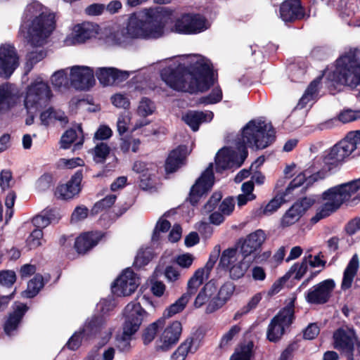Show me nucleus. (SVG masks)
Listing matches in <instances>:
<instances>
[{"instance_id":"nucleus-1","label":"nucleus","mask_w":360,"mask_h":360,"mask_svg":"<svg viewBox=\"0 0 360 360\" xmlns=\"http://www.w3.org/2000/svg\"><path fill=\"white\" fill-rule=\"evenodd\" d=\"M162 80L176 91H205L213 84L210 61L200 55L179 57L161 71Z\"/></svg>"},{"instance_id":"nucleus-2","label":"nucleus","mask_w":360,"mask_h":360,"mask_svg":"<svg viewBox=\"0 0 360 360\" xmlns=\"http://www.w3.org/2000/svg\"><path fill=\"white\" fill-rule=\"evenodd\" d=\"M275 139V131L271 123L261 119L250 120L243 128L242 142L237 150L224 147L215 157L216 171L222 172L229 169L240 167L248 157L246 146L256 149H264Z\"/></svg>"},{"instance_id":"nucleus-3","label":"nucleus","mask_w":360,"mask_h":360,"mask_svg":"<svg viewBox=\"0 0 360 360\" xmlns=\"http://www.w3.org/2000/svg\"><path fill=\"white\" fill-rule=\"evenodd\" d=\"M26 13L27 16L35 18L29 25L21 27V34L27 46L32 49L41 48L46 43L47 38L55 28L54 14L44 11L39 2L29 4L26 8ZM45 56L46 53L42 49L29 51L27 54V66L32 68L34 64Z\"/></svg>"},{"instance_id":"nucleus-4","label":"nucleus","mask_w":360,"mask_h":360,"mask_svg":"<svg viewBox=\"0 0 360 360\" xmlns=\"http://www.w3.org/2000/svg\"><path fill=\"white\" fill-rule=\"evenodd\" d=\"M162 14L157 9H145L131 14L127 27L114 34V41L119 44L129 39H156L164 35L165 23Z\"/></svg>"},{"instance_id":"nucleus-5","label":"nucleus","mask_w":360,"mask_h":360,"mask_svg":"<svg viewBox=\"0 0 360 360\" xmlns=\"http://www.w3.org/2000/svg\"><path fill=\"white\" fill-rule=\"evenodd\" d=\"M352 146L348 145L342 140L333 146L328 150L325 151L321 157H316L311 166L299 174L290 182L286 189L287 193L300 186L304 181L309 179L313 181L317 180L321 170H330L332 167L337 166L351 154Z\"/></svg>"},{"instance_id":"nucleus-6","label":"nucleus","mask_w":360,"mask_h":360,"mask_svg":"<svg viewBox=\"0 0 360 360\" xmlns=\"http://www.w3.org/2000/svg\"><path fill=\"white\" fill-rule=\"evenodd\" d=\"M359 189L360 178L333 186L324 191L322 193L323 202L318 209L316 215L311 218L312 222L317 223L319 220L330 216Z\"/></svg>"},{"instance_id":"nucleus-7","label":"nucleus","mask_w":360,"mask_h":360,"mask_svg":"<svg viewBox=\"0 0 360 360\" xmlns=\"http://www.w3.org/2000/svg\"><path fill=\"white\" fill-rule=\"evenodd\" d=\"M138 299L140 301L131 302L124 309L125 322L123 327V335L120 339L117 340V347L122 352H127L131 349L130 337L139 330L146 315V311L141 304L147 302V298L145 295H142Z\"/></svg>"},{"instance_id":"nucleus-8","label":"nucleus","mask_w":360,"mask_h":360,"mask_svg":"<svg viewBox=\"0 0 360 360\" xmlns=\"http://www.w3.org/2000/svg\"><path fill=\"white\" fill-rule=\"evenodd\" d=\"M333 78L340 84L352 88L360 84V63L354 53H346L336 60Z\"/></svg>"},{"instance_id":"nucleus-9","label":"nucleus","mask_w":360,"mask_h":360,"mask_svg":"<svg viewBox=\"0 0 360 360\" xmlns=\"http://www.w3.org/2000/svg\"><path fill=\"white\" fill-rule=\"evenodd\" d=\"M266 240V234L262 229L250 233L245 238H240L237 243L241 256H245L255 263L266 261L271 256L269 251L262 252V245Z\"/></svg>"},{"instance_id":"nucleus-10","label":"nucleus","mask_w":360,"mask_h":360,"mask_svg":"<svg viewBox=\"0 0 360 360\" xmlns=\"http://www.w3.org/2000/svg\"><path fill=\"white\" fill-rule=\"evenodd\" d=\"M52 93L47 83L36 79L27 88L24 105L29 113H33L48 105Z\"/></svg>"},{"instance_id":"nucleus-11","label":"nucleus","mask_w":360,"mask_h":360,"mask_svg":"<svg viewBox=\"0 0 360 360\" xmlns=\"http://www.w3.org/2000/svg\"><path fill=\"white\" fill-rule=\"evenodd\" d=\"M253 261L241 256L237 248H228L221 253L219 265L229 269L230 277L233 280L242 278Z\"/></svg>"},{"instance_id":"nucleus-12","label":"nucleus","mask_w":360,"mask_h":360,"mask_svg":"<svg viewBox=\"0 0 360 360\" xmlns=\"http://www.w3.org/2000/svg\"><path fill=\"white\" fill-rule=\"evenodd\" d=\"M334 347L340 350L347 360H359L360 342L354 330L340 328L333 334Z\"/></svg>"},{"instance_id":"nucleus-13","label":"nucleus","mask_w":360,"mask_h":360,"mask_svg":"<svg viewBox=\"0 0 360 360\" xmlns=\"http://www.w3.org/2000/svg\"><path fill=\"white\" fill-rule=\"evenodd\" d=\"M294 302L291 301L271 321L267 329V338L271 342L281 339L294 319Z\"/></svg>"},{"instance_id":"nucleus-14","label":"nucleus","mask_w":360,"mask_h":360,"mask_svg":"<svg viewBox=\"0 0 360 360\" xmlns=\"http://www.w3.org/2000/svg\"><path fill=\"white\" fill-rule=\"evenodd\" d=\"M208 28L206 18L194 13H185L176 18L172 30L184 34H195L202 32Z\"/></svg>"},{"instance_id":"nucleus-15","label":"nucleus","mask_w":360,"mask_h":360,"mask_svg":"<svg viewBox=\"0 0 360 360\" xmlns=\"http://www.w3.org/2000/svg\"><path fill=\"white\" fill-rule=\"evenodd\" d=\"M214 183L213 165L210 163L191 188L189 193L191 203L192 205L198 203L200 198L212 188Z\"/></svg>"},{"instance_id":"nucleus-16","label":"nucleus","mask_w":360,"mask_h":360,"mask_svg":"<svg viewBox=\"0 0 360 360\" xmlns=\"http://www.w3.org/2000/svg\"><path fill=\"white\" fill-rule=\"evenodd\" d=\"M139 285V278L130 269H126L112 285V292L117 296H129Z\"/></svg>"},{"instance_id":"nucleus-17","label":"nucleus","mask_w":360,"mask_h":360,"mask_svg":"<svg viewBox=\"0 0 360 360\" xmlns=\"http://www.w3.org/2000/svg\"><path fill=\"white\" fill-rule=\"evenodd\" d=\"M335 287V283L333 279L324 280L308 290L305 294V300L310 304H325L331 297Z\"/></svg>"},{"instance_id":"nucleus-18","label":"nucleus","mask_w":360,"mask_h":360,"mask_svg":"<svg viewBox=\"0 0 360 360\" xmlns=\"http://www.w3.org/2000/svg\"><path fill=\"white\" fill-rule=\"evenodd\" d=\"M182 333L181 322L175 321L167 326L157 340L156 349L167 352L176 345Z\"/></svg>"},{"instance_id":"nucleus-19","label":"nucleus","mask_w":360,"mask_h":360,"mask_svg":"<svg viewBox=\"0 0 360 360\" xmlns=\"http://www.w3.org/2000/svg\"><path fill=\"white\" fill-rule=\"evenodd\" d=\"M70 81L77 89H88L95 83L94 71L88 66H73L70 69Z\"/></svg>"},{"instance_id":"nucleus-20","label":"nucleus","mask_w":360,"mask_h":360,"mask_svg":"<svg viewBox=\"0 0 360 360\" xmlns=\"http://www.w3.org/2000/svg\"><path fill=\"white\" fill-rule=\"evenodd\" d=\"M18 66V58L13 46L5 44L0 47V75L9 77Z\"/></svg>"},{"instance_id":"nucleus-21","label":"nucleus","mask_w":360,"mask_h":360,"mask_svg":"<svg viewBox=\"0 0 360 360\" xmlns=\"http://www.w3.org/2000/svg\"><path fill=\"white\" fill-rule=\"evenodd\" d=\"M98 33V26L96 24L84 22L75 26L72 37L66 39V43L82 44L86 40L95 37Z\"/></svg>"},{"instance_id":"nucleus-22","label":"nucleus","mask_w":360,"mask_h":360,"mask_svg":"<svg viewBox=\"0 0 360 360\" xmlns=\"http://www.w3.org/2000/svg\"><path fill=\"white\" fill-rule=\"evenodd\" d=\"M82 177V172L78 171L65 184L58 186L55 192L56 198L62 200H68L77 195L81 189L80 184Z\"/></svg>"},{"instance_id":"nucleus-23","label":"nucleus","mask_w":360,"mask_h":360,"mask_svg":"<svg viewBox=\"0 0 360 360\" xmlns=\"http://www.w3.org/2000/svg\"><path fill=\"white\" fill-rule=\"evenodd\" d=\"M96 75L103 86L121 82L129 77L127 72L120 71L114 68H99L96 71Z\"/></svg>"},{"instance_id":"nucleus-24","label":"nucleus","mask_w":360,"mask_h":360,"mask_svg":"<svg viewBox=\"0 0 360 360\" xmlns=\"http://www.w3.org/2000/svg\"><path fill=\"white\" fill-rule=\"evenodd\" d=\"M304 13L300 0L284 1L280 7V17L285 22H292L303 18Z\"/></svg>"},{"instance_id":"nucleus-25","label":"nucleus","mask_w":360,"mask_h":360,"mask_svg":"<svg viewBox=\"0 0 360 360\" xmlns=\"http://www.w3.org/2000/svg\"><path fill=\"white\" fill-rule=\"evenodd\" d=\"M235 290L234 285L231 282L224 283L206 307V313L211 314L221 308L231 297Z\"/></svg>"},{"instance_id":"nucleus-26","label":"nucleus","mask_w":360,"mask_h":360,"mask_svg":"<svg viewBox=\"0 0 360 360\" xmlns=\"http://www.w3.org/2000/svg\"><path fill=\"white\" fill-rule=\"evenodd\" d=\"M28 310L26 304L15 302L13 305V311L11 313L4 324V331L8 335H11L20 323L23 316Z\"/></svg>"},{"instance_id":"nucleus-27","label":"nucleus","mask_w":360,"mask_h":360,"mask_svg":"<svg viewBox=\"0 0 360 360\" xmlns=\"http://www.w3.org/2000/svg\"><path fill=\"white\" fill-rule=\"evenodd\" d=\"M101 238L97 232L83 233L76 238L75 247L79 254H84L96 246Z\"/></svg>"},{"instance_id":"nucleus-28","label":"nucleus","mask_w":360,"mask_h":360,"mask_svg":"<svg viewBox=\"0 0 360 360\" xmlns=\"http://www.w3.org/2000/svg\"><path fill=\"white\" fill-rule=\"evenodd\" d=\"M187 155V148L180 146L172 150L166 160L165 169L167 172H174L185 164Z\"/></svg>"},{"instance_id":"nucleus-29","label":"nucleus","mask_w":360,"mask_h":360,"mask_svg":"<svg viewBox=\"0 0 360 360\" xmlns=\"http://www.w3.org/2000/svg\"><path fill=\"white\" fill-rule=\"evenodd\" d=\"M213 117V113L211 111H194L190 110L182 116V120L194 131L199 129L200 124L203 122L210 121Z\"/></svg>"},{"instance_id":"nucleus-30","label":"nucleus","mask_w":360,"mask_h":360,"mask_svg":"<svg viewBox=\"0 0 360 360\" xmlns=\"http://www.w3.org/2000/svg\"><path fill=\"white\" fill-rule=\"evenodd\" d=\"M217 286L214 280L207 282L198 294L194 301L195 308L201 307L204 304H209L210 301L215 297Z\"/></svg>"},{"instance_id":"nucleus-31","label":"nucleus","mask_w":360,"mask_h":360,"mask_svg":"<svg viewBox=\"0 0 360 360\" xmlns=\"http://www.w3.org/2000/svg\"><path fill=\"white\" fill-rule=\"evenodd\" d=\"M359 266V257L356 254L354 255L349 262L343 274L342 281V288L343 290L349 289L352 284L354 278L355 277Z\"/></svg>"},{"instance_id":"nucleus-32","label":"nucleus","mask_w":360,"mask_h":360,"mask_svg":"<svg viewBox=\"0 0 360 360\" xmlns=\"http://www.w3.org/2000/svg\"><path fill=\"white\" fill-rule=\"evenodd\" d=\"M105 323L106 320L103 316H94L86 321L82 332L87 338H90L101 332Z\"/></svg>"},{"instance_id":"nucleus-33","label":"nucleus","mask_w":360,"mask_h":360,"mask_svg":"<svg viewBox=\"0 0 360 360\" xmlns=\"http://www.w3.org/2000/svg\"><path fill=\"white\" fill-rule=\"evenodd\" d=\"M320 81L321 79H316L309 84L304 94L300 99L297 108L300 109L304 108L307 105V104L316 99Z\"/></svg>"},{"instance_id":"nucleus-34","label":"nucleus","mask_w":360,"mask_h":360,"mask_svg":"<svg viewBox=\"0 0 360 360\" xmlns=\"http://www.w3.org/2000/svg\"><path fill=\"white\" fill-rule=\"evenodd\" d=\"M16 91L8 84L0 86V110L8 109L16 101Z\"/></svg>"},{"instance_id":"nucleus-35","label":"nucleus","mask_w":360,"mask_h":360,"mask_svg":"<svg viewBox=\"0 0 360 360\" xmlns=\"http://www.w3.org/2000/svg\"><path fill=\"white\" fill-rule=\"evenodd\" d=\"M40 120L44 125H49L54 121H59L61 124H66L68 122L67 116L64 112L49 108L46 110L42 112L40 115Z\"/></svg>"},{"instance_id":"nucleus-36","label":"nucleus","mask_w":360,"mask_h":360,"mask_svg":"<svg viewBox=\"0 0 360 360\" xmlns=\"http://www.w3.org/2000/svg\"><path fill=\"white\" fill-rule=\"evenodd\" d=\"M197 349L198 346L194 344L193 338H187L172 354L171 360H185L187 354L189 352L194 353L197 351Z\"/></svg>"},{"instance_id":"nucleus-37","label":"nucleus","mask_w":360,"mask_h":360,"mask_svg":"<svg viewBox=\"0 0 360 360\" xmlns=\"http://www.w3.org/2000/svg\"><path fill=\"white\" fill-rule=\"evenodd\" d=\"M360 119V110H352L347 109L340 112L338 120L333 119L326 122L325 125L327 128H330L333 126V124L340 121L344 124L354 122Z\"/></svg>"},{"instance_id":"nucleus-38","label":"nucleus","mask_w":360,"mask_h":360,"mask_svg":"<svg viewBox=\"0 0 360 360\" xmlns=\"http://www.w3.org/2000/svg\"><path fill=\"white\" fill-rule=\"evenodd\" d=\"M44 286L43 278L40 275L35 276L27 283V288L22 292V296L27 298L34 297Z\"/></svg>"},{"instance_id":"nucleus-39","label":"nucleus","mask_w":360,"mask_h":360,"mask_svg":"<svg viewBox=\"0 0 360 360\" xmlns=\"http://www.w3.org/2000/svg\"><path fill=\"white\" fill-rule=\"evenodd\" d=\"M205 280L207 279L202 276V273L195 271L193 276L188 280L187 290L184 295L190 300L191 297L196 293L199 287L202 284Z\"/></svg>"},{"instance_id":"nucleus-40","label":"nucleus","mask_w":360,"mask_h":360,"mask_svg":"<svg viewBox=\"0 0 360 360\" xmlns=\"http://www.w3.org/2000/svg\"><path fill=\"white\" fill-rule=\"evenodd\" d=\"M165 324V319H160L149 325L143 334L144 344L148 345L151 342L154 340L158 331L162 328Z\"/></svg>"},{"instance_id":"nucleus-41","label":"nucleus","mask_w":360,"mask_h":360,"mask_svg":"<svg viewBox=\"0 0 360 360\" xmlns=\"http://www.w3.org/2000/svg\"><path fill=\"white\" fill-rule=\"evenodd\" d=\"M190 300L184 295H182L174 303L171 304L165 310L164 317L169 318L182 311Z\"/></svg>"},{"instance_id":"nucleus-42","label":"nucleus","mask_w":360,"mask_h":360,"mask_svg":"<svg viewBox=\"0 0 360 360\" xmlns=\"http://www.w3.org/2000/svg\"><path fill=\"white\" fill-rule=\"evenodd\" d=\"M302 213L298 205L292 206L285 212L281 219L283 226H289L299 220Z\"/></svg>"},{"instance_id":"nucleus-43","label":"nucleus","mask_w":360,"mask_h":360,"mask_svg":"<svg viewBox=\"0 0 360 360\" xmlns=\"http://www.w3.org/2000/svg\"><path fill=\"white\" fill-rule=\"evenodd\" d=\"M281 198H275L270 200L264 207H260L255 212L257 217L269 216L275 212L281 205Z\"/></svg>"},{"instance_id":"nucleus-44","label":"nucleus","mask_w":360,"mask_h":360,"mask_svg":"<svg viewBox=\"0 0 360 360\" xmlns=\"http://www.w3.org/2000/svg\"><path fill=\"white\" fill-rule=\"evenodd\" d=\"M82 134L83 131L80 125L77 127V129H70L67 130L61 137V147L64 149L68 148L78 136H83Z\"/></svg>"},{"instance_id":"nucleus-45","label":"nucleus","mask_w":360,"mask_h":360,"mask_svg":"<svg viewBox=\"0 0 360 360\" xmlns=\"http://www.w3.org/2000/svg\"><path fill=\"white\" fill-rule=\"evenodd\" d=\"M308 268V257H304L300 263H296L291 266L287 273L289 277L293 276L295 279H300L307 272Z\"/></svg>"},{"instance_id":"nucleus-46","label":"nucleus","mask_w":360,"mask_h":360,"mask_svg":"<svg viewBox=\"0 0 360 360\" xmlns=\"http://www.w3.org/2000/svg\"><path fill=\"white\" fill-rule=\"evenodd\" d=\"M155 105L153 101L146 97H143L137 107V114L141 117H147L152 115L155 110Z\"/></svg>"},{"instance_id":"nucleus-47","label":"nucleus","mask_w":360,"mask_h":360,"mask_svg":"<svg viewBox=\"0 0 360 360\" xmlns=\"http://www.w3.org/2000/svg\"><path fill=\"white\" fill-rule=\"evenodd\" d=\"M253 346L252 342L242 345L231 356L230 360H250Z\"/></svg>"},{"instance_id":"nucleus-48","label":"nucleus","mask_w":360,"mask_h":360,"mask_svg":"<svg viewBox=\"0 0 360 360\" xmlns=\"http://www.w3.org/2000/svg\"><path fill=\"white\" fill-rule=\"evenodd\" d=\"M109 153L110 148L105 143H97L94 149V160L97 163H103Z\"/></svg>"},{"instance_id":"nucleus-49","label":"nucleus","mask_w":360,"mask_h":360,"mask_svg":"<svg viewBox=\"0 0 360 360\" xmlns=\"http://www.w3.org/2000/svg\"><path fill=\"white\" fill-rule=\"evenodd\" d=\"M116 198H117L116 195L112 194V195H107L103 199L97 202L94 205V206L93 207V208L91 210L92 214H96L99 212H101L104 210H106V209L110 207L115 203Z\"/></svg>"},{"instance_id":"nucleus-50","label":"nucleus","mask_w":360,"mask_h":360,"mask_svg":"<svg viewBox=\"0 0 360 360\" xmlns=\"http://www.w3.org/2000/svg\"><path fill=\"white\" fill-rule=\"evenodd\" d=\"M153 258L152 251L150 248L140 250L135 258L134 265L141 268L146 265Z\"/></svg>"},{"instance_id":"nucleus-51","label":"nucleus","mask_w":360,"mask_h":360,"mask_svg":"<svg viewBox=\"0 0 360 360\" xmlns=\"http://www.w3.org/2000/svg\"><path fill=\"white\" fill-rule=\"evenodd\" d=\"M43 232L41 229H34L27 239V245L30 249H34L42 245Z\"/></svg>"},{"instance_id":"nucleus-52","label":"nucleus","mask_w":360,"mask_h":360,"mask_svg":"<svg viewBox=\"0 0 360 360\" xmlns=\"http://www.w3.org/2000/svg\"><path fill=\"white\" fill-rule=\"evenodd\" d=\"M140 140L134 138L122 139L120 149L124 153H127L131 150L134 153L137 152L140 146Z\"/></svg>"},{"instance_id":"nucleus-53","label":"nucleus","mask_w":360,"mask_h":360,"mask_svg":"<svg viewBox=\"0 0 360 360\" xmlns=\"http://www.w3.org/2000/svg\"><path fill=\"white\" fill-rule=\"evenodd\" d=\"M51 83L57 88L67 86L68 84V78L65 70H60L56 72L51 76Z\"/></svg>"},{"instance_id":"nucleus-54","label":"nucleus","mask_w":360,"mask_h":360,"mask_svg":"<svg viewBox=\"0 0 360 360\" xmlns=\"http://www.w3.org/2000/svg\"><path fill=\"white\" fill-rule=\"evenodd\" d=\"M171 227V224L169 221L160 218L156 224L155 230L153 233L152 240L158 241L160 239V233L167 232Z\"/></svg>"},{"instance_id":"nucleus-55","label":"nucleus","mask_w":360,"mask_h":360,"mask_svg":"<svg viewBox=\"0 0 360 360\" xmlns=\"http://www.w3.org/2000/svg\"><path fill=\"white\" fill-rule=\"evenodd\" d=\"M110 99L116 108L127 109L130 107V100L126 94H115L111 96Z\"/></svg>"},{"instance_id":"nucleus-56","label":"nucleus","mask_w":360,"mask_h":360,"mask_svg":"<svg viewBox=\"0 0 360 360\" xmlns=\"http://www.w3.org/2000/svg\"><path fill=\"white\" fill-rule=\"evenodd\" d=\"M53 184V176L51 174L45 173L36 181V188L39 191H45Z\"/></svg>"},{"instance_id":"nucleus-57","label":"nucleus","mask_w":360,"mask_h":360,"mask_svg":"<svg viewBox=\"0 0 360 360\" xmlns=\"http://www.w3.org/2000/svg\"><path fill=\"white\" fill-rule=\"evenodd\" d=\"M222 98V91L220 88H214L207 96L200 98L199 103L204 104H213L219 102Z\"/></svg>"},{"instance_id":"nucleus-58","label":"nucleus","mask_w":360,"mask_h":360,"mask_svg":"<svg viewBox=\"0 0 360 360\" xmlns=\"http://www.w3.org/2000/svg\"><path fill=\"white\" fill-rule=\"evenodd\" d=\"M342 141L352 146V153L360 145V130L349 131Z\"/></svg>"},{"instance_id":"nucleus-59","label":"nucleus","mask_w":360,"mask_h":360,"mask_svg":"<svg viewBox=\"0 0 360 360\" xmlns=\"http://www.w3.org/2000/svg\"><path fill=\"white\" fill-rule=\"evenodd\" d=\"M16 280L14 271L7 270L0 271V284L6 287L11 286Z\"/></svg>"},{"instance_id":"nucleus-60","label":"nucleus","mask_w":360,"mask_h":360,"mask_svg":"<svg viewBox=\"0 0 360 360\" xmlns=\"http://www.w3.org/2000/svg\"><path fill=\"white\" fill-rule=\"evenodd\" d=\"M235 208V200L231 197L226 198L219 205V211L224 215H230Z\"/></svg>"},{"instance_id":"nucleus-61","label":"nucleus","mask_w":360,"mask_h":360,"mask_svg":"<svg viewBox=\"0 0 360 360\" xmlns=\"http://www.w3.org/2000/svg\"><path fill=\"white\" fill-rule=\"evenodd\" d=\"M240 331V328L237 326H233L230 330L225 333L220 342V347L224 348L229 345V342L233 340V337Z\"/></svg>"},{"instance_id":"nucleus-62","label":"nucleus","mask_w":360,"mask_h":360,"mask_svg":"<svg viewBox=\"0 0 360 360\" xmlns=\"http://www.w3.org/2000/svg\"><path fill=\"white\" fill-rule=\"evenodd\" d=\"M131 122V116L129 113L121 115L117 120V127L118 133L122 135L128 130Z\"/></svg>"},{"instance_id":"nucleus-63","label":"nucleus","mask_w":360,"mask_h":360,"mask_svg":"<svg viewBox=\"0 0 360 360\" xmlns=\"http://www.w3.org/2000/svg\"><path fill=\"white\" fill-rule=\"evenodd\" d=\"M222 198L221 192H214L207 203L204 205L203 210L205 212H210L214 210L216 206Z\"/></svg>"},{"instance_id":"nucleus-64","label":"nucleus","mask_w":360,"mask_h":360,"mask_svg":"<svg viewBox=\"0 0 360 360\" xmlns=\"http://www.w3.org/2000/svg\"><path fill=\"white\" fill-rule=\"evenodd\" d=\"M84 336L82 329L75 332L68 342V347L72 350L77 349L81 345L82 338Z\"/></svg>"}]
</instances>
